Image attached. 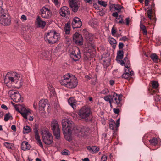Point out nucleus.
I'll list each match as a JSON object with an SVG mask.
<instances>
[{
  "label": "nucleus",
  "mask_w": 161,
  "mask_h": 161,
  "mask_svg": "<svg viewBox=\"0 0 161 161\" xmlns=\"http://www.w3.org/2000/svg\"><path fill=\"white\" fill-rule=\"evenodd\" d=\"M59 38V34L54 31H51L47 33L44 37L46 42L51 44L55 43Z\"/></svg>",
  "instance_id": "obj_4"
},
{
  "label": "nucleus",
  "mask_w": 161,
  "mask_h": 161,
  "mask_svg": "<svg viewBox=\"0 0 161 161\" xmlns=\"http://www.w3.org/2000/svg\"><path fill=\"white\" fill-rule=\"evenodd\" d=\"M149 142L151 145L153 146H155L157 144L158 141L157 138L154 137L149 140Z\"/></svg>",
  "instance_id": "obj_34"
},
{
  "label": "nucleus",
  "mask_w": 161,
  "mask_h": 161,
  "mask_svg": "<svg viewBox=\"0 0 161 161\" xmlns=\"http://www.w3.org/2000/svg\"><path fill=\"white\" fill-rule=\"evenodd\" d=\"M145 3L146 6H148L149 3V0H145Z\"/></svg>",
  "instance_id": "obj_63"
},
{
  "label": "nucleus",
  "mask_w": 161,
  "mask_h": 161,
  "mask_svg": "<svg viewBox=\"0 0 161 161\" xmlns=\"http://www.w3.org/2000/svg\"><path fill=\"white\" fill-rule=\"evenodd\" d=\"M69 104L74 109L76 108V101L73 97H70L68 100Z\"/></svg>",
  "instance_id": "obj_25"
},
{
  "label": "nucleus",
  "mask_w": 161,
  "mask_h": 161,
  "mask_svg": "<svg viewBox=\"0 0 161 161\" xmlns=\"http://www.w3.org/2000/svg\"><path fill=\"white\" fill-rule=\"evenodd\" d=\"M35 139L37 140L39 145L42 148H43V146L42 143L41 141L40 138V136L39 135V134H35Z\"/></svg>",
  "instance_id": "obj_28"
},
{
  "label": "nucleus",
  "mask_w": 161,
  "mask_h": 161,
  "mask_svg": "<svg viewBox=\"0 0 161 161\" xmlns=\"http://www.w3.org/2000/svg\"><path fill=\"white\" fill-rule=\"evenodd\" d=\"M91 36V35L90 34H89L87 36H86V38L87 41H88V42L91 43L92 48H94L95 47V46L93 42H92L93 38L92 36Z\"/></svg>",
  "instance_id": "obj_27"
},
{
  "label": "nucleus",
  "mask_w": 161,
  "mask_h": 161,
  "mask_svg": "<svg viewBox=\"0 0 161 161\" xmlns=\"http://www.w3.org/2000/svg\"><path fill=\"white\" fill-rule=\"evenodd\" d=\"M150 85L152 87V89H154L152 90L153 93H158L159 92V84L158 82L156 81H152L150 82Z\"/></svg>",
  "instance_id": "obj_18"
},
{
  "label": "nucleus",
  "mask_w": 161,
  "mask_h": 161,
  "mask_svg": "<svg viewBox=\"0 0 161 161\" xmlns=\"http://www.w3.org/2000/svg\"><path fill=\"white\" fill-rule=\"evenodd\" d=\"M63 134L65 138L68 141H70L71 140V135L72 131L74 130L75 133H79L80 135H84L85 134V130L84 128H77L75 126V125L73 121L68 119H63L62 122Z\"/></svg>",
  "instance_id": "obj_1"
},
{
  "label": "nucleus",
  "mask_w": 161,
  "mask_h": 161,
  "mask_svg": "<svg viewBox=\"0 0 161 161\" xmlns=\"http://www.w3.org/2000/svg\"><path fill=\"white\" fill-rule=\"evenodd\" d=\"M107 157L106 155L103 154L101 158V161H107Z\"/></svg>",
  "instance_id": "obj_47"
},
{
  "label": "nucleus",
  "mask_w": 161,
  "mask_h": 161,
  "mask_svg": "<svg viewBox=\"0 0 161 161\" xmlns=\"http://www.w3.org/2000/svg\"><path fill=\"white\" fill-rule=\"evenodd\" d=\"M20 19L22 21H24L27 19V18L25 15H22Z\"/></svg>",
  "instance_id": "obj_48"
},
{
  "label": "nucleus",
  "mask_w": 161,
  "mask_h": 161,
  "mask_svg": "<svg viewBox=\"0 0 161 161\" xmlns=\"http://www.w3.org/2000/svg\"><path fill=\"white\" fill-rule=\"evenodd\" d=\"M30 110L27 109L25 108H23L22 110L19 112L22 116L25 119H27V116L30 114L31 113Z\"/></svg>",
  "instance_id": "obj_21"
},
{
  "label": "nucleus",
  "mask_w": 161,
  "mask_h": 161,
  "mask_svg": "<svg viewBox=\"0 0 161 161\" xmlns=\"http://www.w3.org/2000/svg\"><path fill=\"white\" fill-rule=\"evenodd\" d=\"M34 132L35 134H38V129L36 127H35L33 129Z\"/></svg>",
  "instance_id": "obj_54"
},
{
  "label": "nucleus",
  "mask_w": 161,
  "mask_h": 161,
  "mask_svg": "<svg viewBox=\"0 0 161 161\" xmlns=\"http://www.w3.org/2000/svg\"><path fill=\"white\" fill-rule=\"evenodd\" d=\"M33 106L35 109H36L37 108V104L36 102H34L33 104Z\"/></svg>",
  "instance_id": "obj_61"
},
{
  "label": "nucleus",
  "mask_w": 161,
  "mask_h": 161,
  "mask_svg": "<svg viewBox=\"0 0 161 161\" xmlns=\"http://www.w3.org/2000/svg\"><path fill=\"white\" fill-rule=\"evenodd\" d=\"M64 31L66 34H69L70 32V26L69 24H66L64 28Z\"/></svg>",
  "instance_id": "obj_35"
},
{
  "label": "nucleus",
  "mask_w": 161,
  "mask_h": 161,
  "mask_svg": "<svg viewBox=\"0 0 161 161\" xmlns=\"http://www.w3.org/2000/svg\"><path fill=\"white\" fill-rule=\"evenodd\" d=\"M11 129L14 131H15L16 130V127L15 125H13L11 126Z\"/></svg>",
  "instance_id": "obj_60"
},
{
  "label": "nucleus",
  "mask_w": 161,
  "mask_h": 161,
  "mask_svg": "<svg viewBox=\"0 0 161 161\" xmlns=\"http://www.w3.org/2000/svg\"><path fill=\"white\" fill-rule=\"evenodd\" d=\"M1 108L3 109H4L5 110H7L8 109V108L4 104H2L1 105Z\"/></svg>",
  "instance_id": "obj_56"
},
{
  "label": "nucleus",
  "mask_w": 161,
  "mask_h": 161,
  "mask_svg": "<svg viewBox=\"0 0 161 161\" xmlns=\"http://www.w3.org/2000/svg\"><path fill=\"white\" fill-rule=\"evenodd\" d=\"M116 29L114 27H113L111 30V33L113 36H114L116 33Z\"/></svg>",
  "instance_id": "obj_50"
},
{
  "label": "nucleus",
  "mask_w": 161,
  "mask_h": 161,
  "mask_svg": "<svg viewBox=\"0 0 161 161\" xmlns=\"http://www.w3.org/2000/svg\"><path fill=\"white\" fill-rule=\"evenodd\" d=\"M36 23L38 27H41L42 29L44 27L46 24V22L42 20L39 16L37 17Z\"/></svg>",
  "instance_id": "obj_20"
},
{
  "label": "nucleus",
  "mask_w": 161,
  "mask_h": 161,
  "mask_svg": "<svg viewBox=\"0 0 161 161\" xmlns=\"http://www.w3.org/2000/svg\"><path fill=\"white\" fill-rule=\"evenodd\" d=\"M74 42L79 45H82L83 43V38L81 34L78 33H75L73 37Z\"/></svg>",
  "instance_id": "obj_15"
},
{
  "label": "nucleus",
  "mask_w": 161,
  "mask_h": 161,
  "mask_svg": "<svg viewBox=\"0 0 161 161\" xmlns=\"http://www.w3.org/2000/svg\"><path fill=\"white\" fill-rule=\"evenodd\" d=\"M71 25L72 27L74 29L79 28L82 25V22L80 18L75 17L73 19Z\"/></svg>",
  "instance_id": "obj_17"
},
{
  "label": "nucleus",
  "mask_w": 161,
  "mask_h": 161,
  "mask_svg": "<svg viewBox=\"0 0 161 161\" xmlns=\"http://www.w3.org/2000/svg\"><path fill=\"white\" fill-rule=\"evenodd\" d=\"M56 5H58L59 4L58 0H52Z\"/></svg>",
  "instance_id": "obj_58"
},
{
  "label": "nucleus",
  "mask_w": 161,
  "mask_h": 161,
  "mask_svg": "<svg viewBox=\"0 0 161 161\" xmlns=\"http://www.w3.org/2000/svg\"><path fill=\"white\" fill-rule=\"evenodd\" d=\"M59 81L61 85L70 89L76 87L78 84L77 78L69 73L64 75Z\"/></svg>",
  "instance_id": "obj_3"
},
{
  "label": "nucleus",
  "mask_w": 161,
  "mask_h": 161,
  "mask_svg": "<svg viewBox=\"0 0 161 161\" xmlns=\"http://www.w3.org/2000/svg\"><path fill=\"white\" fill-rule=\"evenodd\" d=\"M124 44L122 43H119V49H122L123 48Z\"/></svg>",
  "instance_id": "obj_53"
},
{
  "label": "nucleus",
  "mask_w": 161,
  "mask_h": 161,
  "mask_svg": "<svg viewBox=\"0 0 161 161\" xmlns=\"http://www.w3.org/2000/svg\"><path fill=\"white\" fill-rule=\"evenodd\" d=\"M152 12V9H150L148 10L147 11V16L150 19H151Z\"/></svg>",
  "instance_id": "obj_43"
},
{
  "label": "nucleus",
  "mask_w": 161,
  "mask_h": 161,
  "mask_svg": "<svg viewBox=\"0 0 161 161\" xmlns=\"http://www.w3.org/2000/svg\"><path fill=\"white\" fill-rule=\"evenodd\" d=\"M21 149L24 150H29L31 148L30 144L28 142L25 141H24L21 144Z\"/></svg>",
  "instance_id": "obj_23"
},
{
  "label": "nucleus",
  "mask_w": 161,
  "mask_h": 161,
  "mask_svg": "<svg viewBox=\"0 0 161 161\" xmlns=\"http://www.w3.org/2000/svg\"><path fill=\"white\" fill-rule=\"evenodd\" d=\"M87 148L90 153L93 154L97 153L99 150V148L96 146H87Z\"/></svg>",
  "instance_id": "obj_22"
},
{
  "label": "nucleus",
  "mask_w": 161,
  "mask_h": 161,
  "mask_svg": "<svg viewBox=\"0 0 161 161\" xmlns=\"http://www.w3.org/2000/svg\"><path fill=\"white\" fill-rule=\"evenodd\" d=\"M68 2L72 11L74 12H77L80 6V0H69Z\"/></svg>",
  "instance_id": "obj_11"
},
{
  "label": "nucleus",
  "mask_w": 161,
  "mask_h": 161,
  "mask_svg": "<svg viewBox=\"0 0 161 161\" xmlns=\"http://www.w3.org/2000/svg\"><path fill=\"white\" fill-rule=\"evenodd\" d=\"M124 55V52L122 50H119L117 52V55L116 58V60H118V59H122L123 58Z\"/></svg>",
  "instance_id": "obj_29"
},
{
  "label": "nucleus",
  "mask_w": 161,
  "mask_h": 161,
  "mask_svg": "<svg viewBox=\"0 0 161 161\" xmlns=\"http://www.w3.org/2000/svg\"><path fill=\"white\" fill-rule=\"evenodd\" d=\"M10 81L12 83H14L15 85L14 86L18 88H20L22 84L20 75L15 72L11 71L7 73L4 79V83L8 87H11L9 85Z\"/></svg>",
  "instance_id": "obj_2"
},
{
  "label": "nucleus",
  "mask_w": 161,
  "mask_h": 161,
  "mask_svg": "<svg viewBox=\"0 0 161 161\" xmlns=\"http://www.w3.org/2000/svg\"><path fill=\"white\" fill-rule=\"evenodd\" d=\"M42 136L45 144L50 145L53 143V136L48 130H44L42 131Z\"/></svg>",
  "instance_id": "obj_5"
},
{
  "label": "nucleus",
  "mask_w": 161,
  "mask_h": 161,
  "mask_svg": "<svg viewBox=\"0 0 161 161\" xmlns=\"http://www.w3.org/2000/svg\"><path fill=\"white\" fill-rule=\"evenodd\" d=\"M114 8L115 10L117 11L118 12H120L121 10L123 9V7L120 5L118 4H112L110 7V8L111 10L112 8Z\"/></svg>",
  "instance_id": "obj_24"
},
{
  "label": "nucleus",
  "mask_w": 161,
  "mask_h": 161,
  "mask_svg": "<svg viewBox=\"0 0 161 161\" xmlns=\"http://www.w3.org/2000/svg\"><path fill=\"white\" fill-rule=\"evenodd\" d=\"M48 89L50 91V96H53L55 95V91L53 87L51 85H49L48 86Z\"/></svg>",
  "instance_id": "obj_31"
},
{
  "label": "nucleus",
  "mask_w": 161,
  "mask_h": 161,
  "mask_svg": "<svg viewBox=\"0 0 161 161\" xmlns=\"http://www.w3.org/2000/svg\"><path fill=\"white\" fill-rule=\"evenodd\" d=\"M140 28L142 31L144 35H146L147 34V31L146 30V26L143 25L141 22L140 24Z\"/></svg>",
  "instance_id": "obj_36"
},
{
  "label": "nucleus",
  "mask_w": 161,
  "mask_h": 161,
  "mask_svg": "<svg viewBox=\"0 0 161 161\" xmlns=\"http://www.w3.org/2000/svg\"><path fill=\"white\" fill-rule=\"evenodd\" d=\"M110 99L112 100V101L115 104L119 105H121V102L122 101V97L120 95H118L114 92H112L111 94L106 95Z\"/></svg>",
  "instance_id": "obj_7"
},
{
  "label": "nucleus",
  "mask_w": 161,
  "mask_h": 161,
  "mask_svg": "<svg viewBox=\"0 0 161 161\" xmlns=\"http://www.w3.org/2000/svg\"><path fill=\"white\" fill-rule=\"evenodd\" d=\"M103 98L106 101L109 102L110 107H112V103L113 102L112 100L111 99H111H110L108 97V96H107L106 95Z\"/></svg>",
  "instance_id": "obj_39"
},
{
  "label": "nucleus",
  "mask_w": 161,
  "mask_h": 161,
  "mask_svg": "<svg viewBox=\"0 0 161 161\" xmlns=\"http://www.w3.org/2000/svg\"><path fill=\"white\" fill-rule=\"evenodd\" d=\"M59 14L62 16L67 18L69 17L70 13L68 7L64 6L60 9Z\"/></svg>",
  "instance_id": "obj_16"
},
{
  "label": "nucleus",
  "mask_w": 161,
  "mask_h": 161,
  "mask_svg": "<svg viewBox=\"0 0 161 161\" xmlns=\"http://www.w3.org/2000/svg\"><path fill=\"white\" fill-rule=\"evenodd\" d=\"M7 13V11H5L4 9L1 8L0 9V17L4 15Z\"/></svg>",
  "instance_id": "obj_45"
},
{
  "label": "nucleus",
  "mask_w": 161,
  "mask_h": 161,
  "mask_svg": "<svg viewBox=\"0 0 161 161\" xmlns=\"http://www.w3.org/2000/svg\"><path fill=\"white\" fill-rule=\"evenodd\" d=\"M98 3L101 6H103L104 7H106L107 5L106 2L102 0L98 1Z\"/></svg>",
  "instance_id": "obj_42"
},
{
  "label": "nucleus",
  "mask_w": 161,
  "mask_h": 161,
  "mask_svg": "<svg viewBox=\"0 0 161 161\" xmlns=\"http://www.w3.org/2000/svg\"><path fill=\"white\" fill-rule=\"evenodd\" d=\"M100 50L102 51H103L105 50L104 47L103 46H100Z\"/></svg>",
  "instance_id": "obj_64"
},
{
  "label": "nucleus",
  "mask_w": 161,
  "mask_h": 161,
  "mask_svg": "<svg viewBox=\"0 0 161 161\" xmlns=\"http://www.w3.org/2000/svg\"><path fill=\"white\" fill-rule=\"evenodd\" d=\"M4 145L7 148L11 149L12 147V144L11 143L5 142L4 143Z\"/></svg>",
  "instance_id": "obj_40"
},
{
  "label": "nucleus",
  "mask_w": 161,
  "mask_h": 161,
  "mask_svg": "<svg viewBox=\"0 0 161 161\" xmlns=\"http://www.w3.org/2000/svg\"><path fill=\"white\" fill-rule=\"evenodd\" d=\"M41 17L45 19L50 18L52 15V12L48 8L43 7L40 10Z\"/></svg>",
  "instance_id": "obj_13"
},
{
  "label": "nucleus",
  "mask_w": 161,
  "mask_h": 161,
  "mask_svg": "<svg viewBox=\"0 0 161 161\" xmlns=\"http://www.w3.org/2000/svg\"><path fill=\"white\" fill-rule=\"evenodd\" d=\"M91 114V110L89 108L84 107L79 111L78 114L80 118L86 120Z\"/></svg>",
  "instance_id": "obj_8"
},
{
  "label": "nucleus",
  "mask_w": 161,
  "mask_h": 161,
  "mask_svg": "<svg viewBox=\"0 0 161 161\" xmlns=\"http://www.w3.org/2000/svg\"><path fill=\"white\" fill-rule=\"evenodd\" d=\"M69 151L67 150L64 149L61 152V154L63 155H68L69 154Z\"/></svg>",
  "instance_id": "obj_44"
},
{
  "label": "nucleus",
  "mask_w": 161,
  "mask_h": 161,
  "mask_svg": "<svg viewBox=\"0 0 161 161\" xmlns=\"http://www.w3.org/2000/svg\"><path fill=\"white\" fill-rule=\"evenodd\" d=\"M114 112L116 114H118L119 112V110L118 108H114L113 109Z\"/></svg>",
  "instance_id": "obj_52"
},
{
  "label": "nucleus",
  "mask_w": 161,
  "mask_h": 161,
  "mask_svg": "<svg viewBox=\"0 0 161 161\" xmlns=\"http://www.w3.org/2000/svg\"><path fill=\"white\" fill-rule=\"evenodd\" d=\"M11 118H12V116L10 113H8L5 115L4 120L5 121H7Z\"/></svg>",
  "instance_id": "obj_38"
},
{
  "label": "nucleus",
  "mask_w": 161,
  "mask_h": 161,
  "mask_svg": "<svg viewBox=\"0 0 161 161\" xmlns=\"http://www.w3.org/2000/svg\"><path fill=\"white\" fill-rule=\"evenodd\" d=\"M52 129L53 130L54 135L56 138L59 139L60 137V131L59 126L57 121L55 120L52 121L51 122Z\"/></svg>",
  "instance_id": "obj_6"
},
{
  "label": "nucleus",
  "mask_w": 161,
  "mask_h": 161,
  "mask_svg": "<svg viewBox=\"0 0 161 161\" xmlns=\"http://www.w3.org/2000/svg\"><path fill=\"white\" fill-rule=\"evenodd\" d=\"M34 119L33 117L32 116H29L28 117V118L27 119H28L30 121H32Z\"/></svg>",
  "instance_id": "obj_59"
},
{
  "label": "nucleus",
  "mask_w": 161,
  "mask_h": 161,
  "mask_svg": "<svg viewBox=\"0 0 161 161\" xmlns=\"http://www.w3.org/2000/svg\"><path fill=\"white\" fill-rule=\"evenodd\" d=\"M100 93L103 94H107L109 93V90L107 88H105L100 92Z\"/></svg>",
  "instance_id": "obj_41"
},
{
  "label": "nucleus",
  "mask_w": 161,
  "mask_h": 161,
  "mask_svg": "<svg viewBox=\"0 0 161 161\" xmlns=\"http://www.w3.org/2000/svg\"><path fill=\"white\" fill-rule=\"evenodd\" d=\"M125 67L127 69H125V72L123 74L122 77L123 78L127 79L129 76V66L128 65H125Z\"/></svg>",
  "instance_id": "obj_26"
},
{
  "label": "nucleus",
  "mask_w": 161,
  "mask_h": 161,
  "mask_svg": "<svg viewBox=\"0 0 161 161\" xmlns=\"http://www.w3.org/2000/svg\"><path fill=\"white\" fill-rule=\"evenodd\" d=\"M154 99L155 101L157 102L161 101V97L158 95H157L155 96L154 97Z\"/></svg>",
  "instance_id": "obj_46"
},
{
  "label": "nucleus",
  "mask_w": 161,
  "mask_h": 161,
  "mask_svg": "<svg viewBox=\"0 0 161 161\" xmlns=\"http://www.w3.org/2000/svg\"><path fill=\"white\" fill-rule=\"evenodd\" d=\"M118 12H115L112 13V16L114 17H118Z\"/></svg>",
  "instance_id": "obj_51"
},
{
  "label": "nucleus",
  "mask_w": 161,
  "mask_h": 161,
  "mask_svg": "<svg viewBox=\"0 0 161 161\" xmlns=\"http://www.w3.org/2000/svg\"><path fill=\"white\" fill-rule=\"evenodd\" d=\"M126 24V25H128L129 23V18L127 17L125 19Z\"/></svg>",
  "instance_id": "obj_55"
},
{
  "label": "nucleus",
  "mask_w": 161,
  "mask_h": 161,
  "mask_svg": "<svg viewBox=\"0 0 161 161\" xmlns=\"http://www.w3.org/2000/svg\"><path fill=\"white\" fill-rule=\"evenodd\" d=\"M9 94L11 98L15 102H22L21 95L18 91L11 90L9 91Z\"/></svg>",
  "instance_id": "obj_9"
},
{
  "label": "nucleus",
  "mask_w": 161,
  "mask_h": 161,
  "mask_svg": "<svg viewBox=\"0 0 161 161\" xmlns=\"http://www.w3.org/2000/svg\"><path fill=\"white\" fill-rule=\"evenodd\" d=\"M48 104V100L47 99H42L39 103V109L41 111L44 110L46 105Z\"/></svg>",
  "instance_id": "obj_19"
},
{
  "label": "nucleus",
  "mask_w": 161,
  "mask_h": 161,
  "mask_svg": "<svg viewBox=\"0 0 161 161\" xmlns=\"http://www.w3.org/2000/svg\"><path fill=\"white\" fill-rule=\"evenodd\" d=\"M118 61H119L118 63H119L120 64V65H122V66L124 65L125 66V65H126V66L127 65H128L129 66V65H128L127 64H125V62L123 60H118Z\"/></svg>",
  "instance_id": "obj_49"
},
{
  "label": "nucleus",
  "mask_w": 161,
  "mask_h": 161,
  "mask_svg": "<svg viewBox=\"0 0 161 161\" xmlns=\"http://www.w3.org/2000/svg\"><path fill=\"white\" fill-rule=\"evenodd\" d=\"M0 23L5 26L9 25H10L11 18L7 13L0 17Z\"/></svg>",
  "instance_id": "obj_12"
},
{
  "label": "nucleus",
  "mask_w": 161,
  "mask_h": 161,
  "mask_svg": "<svg viewBox=\"0 0 161 161\" xmlns=\"http://www.w3.org/2000/svg\"><path fill=\"white\" fill-rule=\"evenodd\" d=\"M110 84L111 85H113L114 84V81L112 80H111L109 81Z\"/></svg>",
  "instance_id": "obj_62"
},
{
  "label": "nucleus",
  "mask_w": 161,
  "mask_h": 161,
  "mask_svg": "<svg viewBox=\"0 0 161 161\" xmlns=\"http://www.w3.org/2000/svg\"><path fill=\"white\" fill-rule=\"evenodd\" d=\"M101 62L104 68H107L110 64V59L108 54H103L101 59Z\"/></svg>",
  "instance_id": "obj_14"
},
{
  "label": "nucleus",
  "mask_w": 161,
  "mask_h": 161,
  "mask_svg": "<svg viewBox=\"0 0 161 161\" xmlns=\"http://www.w3.org/2000/svg\"><path fill=\"white\" fill-rule=\"evenodd\" d=\"M150 57L152 60L154 62L157 63L158 58L157 55L155 53H152Z\"/></svg>",
  "instance_id": "obj_33"
},
{
  "label": "nucleus",
  "mask_w": 161,
  "mask_h": 161,
  "mask_svg": "<svg viewBox=\"0 0 161 161\" xmlns=\"http://www.w3.org/2000/svg\"><path fill=\"white\" fill-rule=\"evenodd\" d=\"M109 42L110 44L112 46L113 48H114L117 43L116 40L113 38H110L109 39Z\"/></svg>",
  "instance_id": "obj_32"
},
{
  "label": "nucleus",
  "mask_w": 161,
  "mask_h": 161,
  "mask_svg": "<svg viewBox=\"0 0 161 161\" xmlns=\"http://www.w3.org/2000/svg\"><path fill=\"white\" fill-rule=\"evenodd\" d=\"M70 55L74 61H76L79 60L81 57L79 48L76 47H73V51L70 53Z\"/></svg>",
  "instance_id": "obj_10"
},
{
  "label": "nucleus",
  "mask_w": 161,
  "mask_h": 161,
  "mask_svg": "<svg viewBox=\"0 0 161 161\" xmlns=\"http://www.w3.org/2000/svg\"><path fill=\"white\" fill-rule=\"evenodd\" d=\"M109 127L110 129L112 130H115L117 129L116 126H115V123L114 121H111V123L109 124Z\"/></svg>",
  "instance_id": "obj_37"
},
{
  "label": "nucleus",
  "mask_w": 161,
  "mask_h": 161,
  "mask_svg": "<svg viewBox=\"0 0 161 161\" xmlns=\"http://www.w3.org/2000/svg\"><path fill=\"white\" fill-rule=\"evenodd\" d=\"M127 38L126 36H124L120 39V40L125 41L126 40H127Z\"/></svg>",
  "instance_id": "obj_57"
},
{
  "label": "nucleus",
  "mask_w": 161,
  "mask_h": 161,
  "mask_svg": "<svg viewBox=\"0 0 161 161\" xmlns=\"http://www.w3.org/2000/svg\"><path fill=\"white\" fill-rule=\"evenodd\" d=\"M23 133L24 134H28L31 131V129L28 126H25L23 127Z\"/></svg>",
  "instance_id": "obj_30"
}]
</instances>
